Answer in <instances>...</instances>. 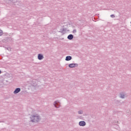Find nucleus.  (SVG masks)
<instances>
[{"mask_svg": "<svg viewBox=\"0 0 131 131\" xmlns=\"http://www.w3.org/2000/svg\"><path fill=\"white\" fill-rule=\"evenodd\" d=\"M31 119L32 122H36L39 121V117L38 116H32Z\"/></svg>", "mask_w": 131, "mask_h": 131, "instance_id": "nucleus-1", "label": "nucleus"}, {"mask_svg": "<svg viewBox=\"0 0 131 131\" xmlns=\"http://www.w3.org/2000/svg\"><path fill=\"white\" fill-rule=\"evenodd\" d=\"M79 124L80 126H84L85 125V122L81 121L79 122Z\"/></svg>", "mask_w": 131, "mask_h": 131, "instance_id": "nucleus-2", "label": "nucleus"}, {"mask_svg": "<svg viewBox=\"0 0 131 131\" xmlns=\"http://www.w3.org/2000/svg\"><path fill=\"white\" fill-rule=\"evenodd\" d=\"M20 91H21V89H20V88H17L14 91L13 93L14 94H18Z\"/></svg>", "mask_w": 131, "mask_h": 131, "instance_id": "nucleus-3", "label": "nucleus"}, {"mask_svg": "<svg viewBox=\"0 0 131 131\" xmlns=\"http://www.w3.org/2000/svg\"><path fill=\"white\" fill-rule=\"evenodd\" d=\"M38 59L39 60H42V59H43V56H42L41 54H38Z\"/></svg>", "mask_w": 131, "mask_h": 131, "instance_id": "nucleus-4", "label": "nucleus"}, {"mask_svg": "<svg viewBox=\"0 0 131 131\" xmlns=\"http://www.w3.org/2000/svg\"><path fill=\"white\" fill-rule=\"evenodd\" d=\"M71 59H72V57L70 56H67L66 58V61H70V60H71Z\"/></svg>", "mask_w": 131, "mask_h": 131, "instance_id": "nucleus-5", "label": "nucleus"}, {"mask_svg": "<svg viewBox=\"0 0 131 131\" xmlns=\"http://www.w3.org/2000/svg\"><path fill=\"white\" fill-rule=\"evenodd\" d=\"M69 67H70V68H73L75 67V64L71 63L69 65Z\"/></svg>", "mask_w": 131, "mask_h": 131, "instance_id": "nucleus-6", "label": "nucleus"}, {"mask_svg": "<svg viewBox=\"0 0 131 131\" xmlns=\"http://www.w3.org/2000/svg\"><path fill=\"white\" fill-rule=\"evenodd\" d=\"M68 39H72L73 38V35H69L68 36Z\"/></svg>", "mask_w": 131, "mask_h": 131, "instance_id": "nucleus-7", "label": "nucleus"}, {"mask_svg": "<svg viewBox=\"0 0 131 131\" xmlns=\"http://www.w3.org/2000/svg\"><path fill=\"white\" fill-rule=\"evenodd\" d=\"M3 34H4V32H3V31L2 30L0 29V36H2V35H3Z\"/></svg>", "mask_w": 131, "mask_h": 131, "instance_id": "nucleus-8", "label": "nucleus"}, {"mask_svg": "<svg viewBox=\"0 0 131 131\" xmlns=\"http://www.w3.org/2000/svg\"><path fill=\"white\" fill-rule=\"evenodd\" d=\"M78 113H79V114H82V111H79L78 112Z\"/></svg>", "mask_w": 131, "mask_h": 131, "instance_id": "nucleus-9", "label": "nucleus"}, {"mask_svg": "<svg viewBox=\"0 0 131 131\" xmlns=\"http://www.w3.org/2000/svg\"><path fill=\"white\" fill-rule=\"evenodd\" d=\"M121 98H122V99H123V98H124V95H121Z\"/></svg>", "mask_w": 131, "mask_h": 131, "instance_id": "nucleus-10", "label": "nucleus"}, {"mask_svg": "<svg viewBox=\"0 0 131 131\" xmlns=\"http://www.w3.org/2000/svg\"><path fill=\"white\" fill-rule=\"evenodd\" d=\"M74 32H76V30H74Z\"/></svg>", "mask_w": 131, "mask_h": 131, "instance_id": "nucleus-11", "label": "nucleus"}, {"mask_svg": "<svg viewBox=\"0 0 131 131\" xmlns=\"http://www.w3.org/2000/svg\"><path fill=\"white\" fill-rule=\"evenodd\" d=\"M1 72H2V71H1V70H0V74H1Z\"/></svg>", "mask_w": 131, "mask_h": 131, "instance_id": "nucleus-12", "label": "nucleus"}]
</instances>
